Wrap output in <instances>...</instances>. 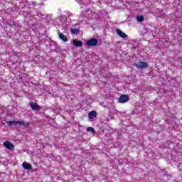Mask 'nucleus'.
Masks as SVG:
<instances>
[{"instance_id": "nucleus-5", "label": "nucleus", "mask_w": 182, "mask_h": 182, "mask_svg": "<svg viewBox=\"0 0 182 182\" xmlns=\"http://www.w3.org/2000/svg\"><path fill=\"white\" fill-rule=\"evenodd\" d=\"M30 106L32 110H41V106L36 102H30Z\"/></svg>"}, {"instance_id": "nucleus-13", "label": "nucleus", "mask_w": 182, "mask_h": 182, "mask_svg": "<svg viewBox=\"0 0 182 182\" xmlns=\"http://www.w3.org/2000/svg\"><path fill=\"white\" fill-rule=\"evenodd\" d=\"M79 32H80V30H79L77 28L70 30V33H72V35H77V33H79Z\"/></svg>"}, {"instance_id": "nucleus-7", "label": "nucleus", "mask_w": 182, "mask_h": 182, "mask_svg": "<svg viewBox=\"0 0 182 182\" xmlns=\"http://www.w3.org/2000/svg\"><path fill=\"white\" fill-rule=\"evenodd\" d=\"M22 167H23L25 170H32V165L28 162H23L22 164Z\"/></svg>"}, {"instance_id": "nucleus-8", "label": "nucleus", "mask_w": 182, "mask_h": 182, "mask_svg": "<svg viewBox=\"0 0 182 182\" xmlns=\"http://www.w3.org/2000/svg\"><path fill=\"white\" fill-rule=\"evenodd\" d=\"M97 117V112L96 111H91L88 113L89 119H95Z\"/></svg>"}, {"instance_id": "nucleus-14", "label": "nucleus", "mask_w": 182, "mask_h": 182, "mask_svg": "<svg viewBox=\"0 0 182 182\" xmlns=\"http://www.w3.org/2000/svg\"><path fill=\"white\" fill-rule=\"evenodd\" d=\"M136 21L138 22H143V21H144V16H137Z\"/></svg>"}, {"instance_id": "nucleus-12", "label": "nucleus", "mask_w": 182, "mask_h": 182, "mask_svg": "<svg viewBox=\"0 0 182 182\" xmlns=\"http://www.w3.org/2000/svg\"><path fill=\"white\" fill-rule=\"evenodd\" d=\"M18 124L20 126H23L24 127H28V126H30L31 123L25 122H22V121H18Z\"/></svg>"}, {"instance_id": "nucleus-1", "label": "nucleus", "mask_w": 182, "mask_h": 182, "mask_svg": "<svg viewBox=\"0 0 182 182\" xmlns=\"http://www.w3.org/2000/svg\"><path fill=\"white\" fill-rule=\"evenodd\" d=\"M87 46H97V44L99 43V41L97 38H90V40L87 41L86 42Z\"/></svg>"}, {"instance_id": "nucleus-2", "label": "nucleus", "mask_w": 182, "mask_h": 182, "mask_svg": "<svg viewBox=\"0 0 182 182\" xmlns=\"http://www.w3.org/2000/svg\"><path fill=\"white\" fill-rule=\"evenodd\" d=\"M134 65L138 69H144L145 68L149 67V64L144 61H140L138 64L134 63Z\"/></svg>"}, {"instance_id": "nucleus-15", "label": "nucleus", "mask_w": 182, "mask_h": 182, "mask_svg": "<svg viewBox=\"0 0 182 182\" xmlns=\"http://www.w3.org/2000/svg\"><path fill=\"white\" fill-rule=\"evenodd\" d=\"M87 132H91V133H96L95 129L92 127H89L87 128Z\"/></svg>"}, {"instance_id": "nucleus-10", "label": "nucleus", "mask_w": 182, "mask_h": 182, "mask_svg": "<svg viewBox=\"0 0 182 182\" xmlns=\"http://www.w3.org/2000/svg\"><path fill=\"white\" fill-rule=\"evenodd\" d=\"M58 36H59L60 39H61V41H63V42H68V37H66V36L63 35V33H60L58 34Z\"/></svg>"}, {"instance_id": "nucleus-3", "label": "nucleus", "mask_w": 182, "mask_h": 182, "mask_svg": "<svg viewBox=\"0 0 182 182\" xmlns=\"http://www.w3.org/2000/svg\"><path fill=\"white\" fill-rule=\"evenodd\" d=\"M129 95H122L118 99V101L119 103H127V102H129Z\"/></svg>"}, {"instance_id": "nucleus-4", "label": "nucleus", "mask_w": 182, "mask_h": 182, "mask_svg": "<svg viewBox=\"0 0 182 182\" xmlns=\"http://www.w3.org/2000/svg\"><path fill=\"white\" fill-rule=\"evenodd\" d=\"M4 146L8 150H14V144L11 143V141H4Z\"/></svg>"}, {"instance_id": "nucleus-6", "label": "nucleus", "mask_w": 182, "mask_h": 182, "mask_svg": "<svg viewBox=\"0 0 182 182\" xmlns=\"http://www.w3.org/2000/svg\"><path fill=\"white\" fill-rule=\"evenodd\" d=\"M73 43L75 48H82L83 46V42L76 39L73 40Z\"/></svg>"}, {"instance_id": "nucleus-9", "label": "nucleus", "mask_w": 182, "mask_h": 182, "mask_svg": "<svg viewBox=\"0 0 182 182\" xmlns=\"http://www.w3.org/2000/svg\"><path fill=\"white\" fill-rule=\"evenodd\" d=\"M117 33L120 36L121 38H127V35L124 33L123 31H122L120 29H117Z\"/></svg>"}, {"instance_id": "nucleus-11", "label": "nucleus", "mask_w": 182, "mask_h": 182, "mask_svg": "<svg viewBox=\"0 0 182 182\" xmlns=\"http://www.w3.org/2000/svg\"><path fill=\"white\" fill-rule=\"evenodd\" d=\"M19 121H7L6 124H9V126H12L14 125L16 126V124H18Z\"/></svg>"}]
</instances>
